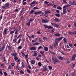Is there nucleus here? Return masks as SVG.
<instances>
[{"mask_svg": "<svg viewBox=\"0 0 76 76\" xmlns=\"http://www.w3.org/2000/svg\"><path fill=\"white\" fill-rule=\"evenodd\" d=\"M69 45L70 47H72V44L71 43H69Z\"/></svg>", "mask_w": 76, "mask_h": 76, "instance_id": "57", "label": "nucleus"}, {"mask_svg": "<svg viewBox=\"0 0 76 76\" xmlns=\"http://www.w3.org/2000/svg\"><path fill=\"white\" fill-rule=\"evenodd\" d=\"M40 9V8H38L37 7H34L33 8V10H36V9Z\"/></svg>", "mask_w": 76, "mask_h": 76, "instance_id": "34", "label": "nucleus"}, {"mask_svg": "<svg viewBox=\"0 0 76 76\" xmlns=\"http://www.w3.org/2000/svg\"><path fill=\"white\" fill-rule=\"evenodd\" d=\"M4 63L1 64V66H2V67H4Z\"/></svg>", "mask_w": 76, "mask_h": 76, "instance_id": "56", "label": "nucleus"}, {"mask_svg": "<svg viewBox=\"0 0 76 76\" xmlns=\"http://www.w3.org/2000/svg\"><path fill=\"white\" fill-rule=\"evenodd\" d=\"M8 31V29L7 28H5L4 30L3 35H5L7 34V32Z\"/></svg>", "mask_w": 76, "mask_h": 76, "instance_id": "9", "label": "nucleus"}, {"mask_svg": "<svg viewBox=\"0 0 76 76\" xmlns=\"http://www.w3.org/2000/svg\"><path fill=\"white\" fill-rule=\"evenodd\" d=\"M55 44L56 45H58V42L56 39L55 40Z\"/></svg>", "mask_w": 76, "mask_h": 76, "instance_id": "24", "label": "nucleus"}, {"mask_svg": "<svg viewBox=\"0 0 76 76\" xmlns=\"http://www.w3.org/2000/svg\"><path fill=\"white\" fill-rule=\"evenodd\" d=\"M57 9H58V10H61L62 9V8L61 7H57Z\"/></svg>", "mask_w": 76, "mask_h": 76, "instance_id": "27", "label": "nucleus"}, {"mask_svg": "<svg viewBox=\"0 0 76 76\" xmlns=\"http://www.w3.org/2000/svg\"><path fill=\"white\" fill-rule=\"evenodd\" d=\"M8 49L9 50H10L11 49V47L10 46H8Z\"/></svg>", "mask_w": 76, "mask_h": 76, "instance_id": "49", "label": "nucleus"}, {"mask_svg": "<svg viewBox=\"0 0 76 76\" xmlns=\"http://www.w3.org/2000/svg\"><path fill=\"white\" fill-rule=\"evenodd\" d=\"M53 26L56 28H57L58 27V25L57 24L55 23Z\"/></svg>", "mask_w": 76, "mask_h": 76, "instance_id": "38", "label": "nucleus"}, {"mask_svg": "<svg viewBox=\"0 0 76 76\" xmlns=\"http://www.w3.org/2000/svg\"><path fill=\"white\" fill-rule=\"evenodd\" d=\"M21 65H22L21 66V67L22 68H24L25 67V66L23 64V62H22L21 63Z\"/></svg>", "mask_w": 76, "mask_h": 76, "instance_id": "39", "label": "nucleus"}, {"mask_svg": "<svg viewBox=\"0 0 76 76\" xmlns=\"http://www.w3.org/2000/svg\"><path fill=\"white\" fill-rule=\"evenodd\" d=\"M11 73L12 74H14V71L13 70H12L11 71Z\"/></svg>", "mask_w": 76, "mask_h": 76, "instance_id": "62", "label": "nucleus"}, {"mask_svg": "<svg viewBox=\"0 0 76 76\" xmlns=\"http://www.w3.org/2000/svg\"><path fill=\"white\" fill-rule=\"evenodd\" d=\"M63 38V37H61L60 38H56V40L57 41H60L62 40Z\"/></svg>", "mask_w": 76, "mask_h": 76, "instance_id": "8", "label": "nucleus"}, {"mask_svg": "<svg viewBox=\"0 0 76 76\" xmlns=\"http://www.w3.org/2000/svg\"><path fill=\"white\" fill-rule=\"evenodd\" d=\"M39 42H42V41L41 38H39Z\"/></svg>", "mask_w": 76, "mask_h": 76, "instance_id": "42", "label": "nucleus"}, {"mask_svg": "<svg viewBox=\"0 0 76 76\" xmlns=\"http://www.w3.org/2000/svg\"><path fill=\"white\" fill-rule=\"evenodd\" d=\"M6 7H8L10 6V3L9 2H7L4 5Z\"/></svg>", "mask_w": 76, "mask_h": 76, "instance_id": "16", "label": "nucleus"}, {"mask_svg": "<svg viewBox=\"0 0 76 76\" xmlns=\"http://www.w3.org/2000/svg\"><path fill=\"white\" fill-rule=\"evenodd\" d=\"M39 44H40V43H39L38 42H36L35 43H33V44H32V45H34L35 46H37L38 45H39Z\"/></svg>", "mask_w": 76, "mask_h": 76, "instance_id": "21", "label": "nucleus"}, {"mask_svg": "<svg viewBox=\"0 0 76 76\" xmlns=\"http://www.w3.org/2000/svg\"><path fill=\"white\" fill-rule=\"evenodd\" d=\"M11 68H12L11 66L10 65H9V67L8 68V69H11Z\"/></svg>", "mask_w": 76, "mask_h": 76, "instance_id": "53", "label": "nucleus"}, {"mask_svg": "<svg viewBox=\"0 0 76 76\" xmlns=\"http://www.w3.org/2000/svg\"><path fill=\"white\" fill-rule=\"evenodd\" d=\"M66 12V8H64L63 9V14L64 15L65 14Z\"/></svg>", "mask_w": 76, "mask_h": 76, "instance_id": "18", "label": "nucleus"}, {"mask_svg": "<svg viewBox=\"0 0 76 76\" xmlns=\"http://www.w3.org/2000/svg\"><path fill=\"white\" fill-rule=\"evenodd\" d=\"M55 31V30L54 29H52L51 30V33H53Z\"/></svg>", "mask_w": 76, "mask_h": 76, "instance_id": "64", "label": "nucleus"}, {"mask_svg": "<svg viewBox=\"0 0 76 76\" xmlns=\"http://www.w3.org/2000/svg\"><path fill=\"white\" fill-rule=\"evenodd\" d=\"M76 57V54H74L73 55L72 57V60H74L75 59Z\"/></svg>", "mask_w": 76, "mask_h": 76, "instance_id": "17", "label": "nucleus"}, {"mask_svg": "<svg viewBox=\"0 0 76 76\" xmlns=\"http://www.w3.org/2000/svg\"><path fill=\"white\" fill-rule=\"evenodd\" d=\"M52 60L54 64L57 63H59V60L56 57H54L53 56H52Z\"/></svg>", "mask_w": 76, "mask_h": 76, "instance_id": "1", "label": "nucleus"}, {"mask_svg": "<svg viewBox=\"0 0 76 76\" xmlns=\"http://www.w3.org/2000/svg\"><path fill=\"white\" fill-rule=\"evenodd\" d=\"M18 57H14V59L15 61H17L18 59Z\"/></svg>", "mask_w": 76, "mask_h": 76, "instance_id": "44", "label": "nucleus"}, {"mask_svg": "<svg viewBox=\"0 0 76 76\" xmlns=\"http://www.w3.org/2000/svg\"><path fill=\"white\" fill-rule=\"evenodd\" d=\"M38 65L39 66H42V64L41 62H39L38 63Z\"/></svg>", "mask_w": 76, "mask_h": 76, "instance_id": "40", "label": "nucleus"}, {"mask_svg": "<svg viewBox=\"0 0 76 76\" xmlns=\"http://www.w3.org/2000/svg\"><path fill=\"white\" fill-rule=\"evenodd\" d=\"M44 4H48L49 3V2H47V1H44Z\"/></svg>", "mask_w": 76, "mask_h": 76, "instance_id": "46", "label": "nucleus"}, {"mask_svg": "<svg viewBox=\"0 0 76 76\" xmlns=\"http://www.w3.org/2000/svg\"><path fill=\"white\" fill-rule=\"evenodd\" d=\"M70 6H71L70 5H66L63 7V8L65 9V8H66V7H70Z\"/></svg>", "mask_w": 76, "mask_h": 76, "instance_id": "20", "label": "nucleus"}, {"mask_svg": "<svg viewBox=\"0 0 76 76\" xmlns=\"http://www.w3.org/2000/svg\"><path fill=\"white\" fill-rule=\"evenodd\" d=\"M30 21H28V23L26 24V25H27L29 26H30Z\"/></svg>", "mask_w": 76, "mask_h": 76, "instance_id": "41", "label": "nucleus"}, {"mask_svg": "<svg viewBox=\"0 0 76 76\" xmlns=\"http://www.w3.org/2000/svg\"><path fill=\"white\" fill-rule=\"evenodd\" d=\"M63 40H64V43L66 44L67 43V39L66 38H64Z\"/></svg>", "mask_w": 76, "mask_h": 76, "instance_id": "23", "label": "nucleus"}, {"mask_svg": "<svg viewBox=\"0 0 76 76\" xmlns=\"http://www.w3.org/2000/svg\"><path fill=\"white\" fill-rule=\"evenodd\" d=\"M49 21L46 19H43L42 20V23H48L49 22Z\"/></svg>", "mask_w": 76, "mask_h": 76, "instance_id": "5", "label": "nucleus"}, {"mask_svg": "<svg viewBox=\"0 0 76 76\" xmlns=\"http://www.w3.org/2000/svg\"><path fill=\"white\" fill-rule=\"evenodd\" d=\"M4 75L5 76H7V74L5 72H3Z\"/></svg>", "mask_w": 76, "mask_h": 76, "instance_id": "36", "label": "nucleus"}, {"mask_svg": "<svg viewBox=\"0 0 76 76\" xmlns=\"http://www.w3.org/2000/svg\"><path fill=\"white\" fill-rule=\"evenodd\" d=\"M51 13V12L50 10H48V11H45V15H47L48 14V13Z\"/></svg>", "mask_w": 76, "mask_h": 76, "instance_id": "14", "label": "nucleus"}, {"mask_svg": "<svg viewBox=\"0 0 76 76\" xmlns=\"http://www.w3.org/2000/svg\"><path fill=\"white\" fill-rule=\"evenodd\" d=\"M31 64L34 65L35 64V61L34 60H31L30 61Z\"/></svg>", "mask_w": 76, "mask_h": 76, "instance_id": "15", "label": "nucleus"}, {"mask_svg": "<svg viewBox=\"0 0 76 76\" xmlns=\"http://www.w3.org/2000/svg\"><path fill=\"white\" fill-rule=\"evenodd\" d=\"M42 11H39L38 12H34V15H37L38 14H40L42 13Z\"/></svg>", "mask_w": 76, "mask_h": 76, "instance_id": "7", "label": "nucleus"}, {"mask_svg": "<svg viewBox=\"0 0 76 76\" xmlns=\"http://www.w3.org/2000/svg\"><path fill=\"white\" fill-rule=\"evenodd\" d=\"M15 65V64L14 63H12L11 64V66H12L13 67Z\"/></svg>", "mask_w": 76, "mask_h": 76, "instance_id": "37", "label": "nucleus"}, {"mask_svg": "<svg viewBox=\"0 0 76 76\" xmlns=\"http://www.w3.org/2000/svg\"><path fill=\"white\" fill-rule=\"evenodd\" d=\"M69 33L71 34V35H73L74 34V33L73 32H72V31H69Z\"/></svg>", "mask_w": 76, "mask_h": 76, "instance_id": "52", "label": "nucleus"}, {"mask_svg": "<svg viewBox=\"0 0 76 76\" xmlns=\"http://www.w3.org/2000/svg\"><path fill=\"white\" fill-rule=\"evenodd\" d=\"M49 68L50 70H52V68H53V67L52 66H49Z\"/></svg>", "mask_w": 76, "mask_h": 76, "instance_id": "45", "label": "nucleus"}, {"mask_svg": "<svg viewBox=\"0 0 76 76\" xmlns=\"http://www.w3.org/2000/svg\"><path fill=\"white\" fill-rule=\"evenodd\" d=\"M42 70L44 72H46L48 71V67L46 66H42Z\"/></svg>", "mask_w": 76, "mask_h": 76, "instance_id": "3", "label": "nucleus"}, {"mask_svg": "<svg viewBox=\"0 0 76 76\" xmlns=\"http://www.w3.org/2000/svg\"><path fill=\"white\" fill-rule=\"evenodd\" d=\"M22 48V46H19L18 47V49H21Z\"/></svg>", "mask_w": 76, "mask_h": 76, "instance_id": "47", "label": "nucleus"}, {"mask_svg": "<svg viewBox=\"0 0 76 76\" xmlns=\"http://www.w3.org/2000/svg\"><path fill=\"white\" fill-rule=\"evenodd\" d=\"M28 21H33V19L30 18V19L28 20Z\"/></svg>", "mask_w": 76, "mask_h": 76, "instance_id": "54", "label": "nucleus"}, {"mask_svg": "<svg viewBox=\"0 0 76 76\" xmlns=\"http://www.w3.org/2000/svg\"><path fill=\"white\" fill-rule=\"evenodd\" d=\"M50 53L51 54H53V55H54V56H55V55H56L55 53L54 52H52V51H50Z\"/></svg>", "mask_w": 76, "mask_h": 76, "instance_id": "35", "label": "nucleus"}, {"mask_svg": "<svg viewBox=\"0 0 76 76\" xmlns=\"http://www.w3.org/2000/svg\"><path fill=\"white\" fill-rule=\"evenodd\" d=\"M75 72H73L72 73V76H75Z\"/></svg>", "mask_w": 76, "mask_h": 76, "instance_id": "48", "label": "nucleus"}, {"mask_svg": "<svg viewBox=\"0 0 76 76\" xmlns=\"http://www.w3.org/2000/svg\"><path fill=\"white\" fill-rule=\"evenodd\" d=\"M19 72L20 74H24V72L22 70H21L19 71Z\"/></svg>", "mask_w": 76, "mask_h": 76, "instance_id": "32", "label": "nucleus"}, {"mask_svg": "<svg viewBox=\"0 0 76 76\" xmlns=\"http://www.w3.org/2000/svg\"><path fill=\"white\" fill-rule=\"evenodd\" d=\"M54 35L55 36H59L61 35V34L59 33L55 34Z\"/></svg>", "mask_w": 76, "mask_h": 76, "instance_id": "25", "label": "nucleus"}, {"mask_svg": "<svg viewBox=\"0 0 76 76\" xmlns=\"http://www.w3.org/2000/svg\"><path fill=\"white\" fill-rule=\"evenodd\" d=\"M36 4V1H34L31 2L30 4V5L31 6V7H34V6L33 5V4Z\"/></svg>", "mask_w": 76, "mask_h": 76, "instance_id": "6", "label": "nucleus"}, {"mask_svg": "<svg viewBox=\"0 0 76 76\" xmlns=\"http://www.w3.org/2000/svg\"><path fill=\"white\" fill-rule=\"evenodd\" d=\"M40 53L42 55H44V51H40Z\"/></svg>", "mask_w": 76, "mask_h": 76, "instance_id": "29", "label": "nucleus"}, {"mask_svg": "<svg viewBox=\"0 0 76 76\" xmlns=\"http://www.w3.org/2000/svg\"><path fill=\"white\" fill-rule=\"evenodd\" d=\"M54 21L56 22H59L61 21L60 19H58L57 18H55Z\"/></svg>", "mask_w": 76, "mask_h": 76, "instance_id": "13", "label": "nucleus"}, {"mask_svg": "<svg viewBox=\"0 0 76 76\" xmlns=\"http://www.w3.org/2000/svg\"><path fill=\"white\" fill-rule=\"evenodd\" d=\"M44 50L46 52H48V48L47 47H44Z\"/></svg>", "mask_w": 76, "mask_h": 76, "instance_id": "19", "label": "nucleus"}, {"mask_svg": "<svg viewBox=\"0 0 76 76\" xmlns=\"http://www.w3.org/2000/svg\"><path fill=\"white\" fill-rule=\"evenodd\" d=\"M18 31V30H16V31H15V34H17V32Z\"/></svg>", "mask_w": 76, "mask_h": 76, "instance_id": "59", "label": "nucleus"}, {"mask_svg": "<svg viewBox=\"0 0 76 76\" xmlns=\"http://www.w3.org/2000/svg\"><path fill=\"white\" fill-rule=\"evenodd\" d=\"M57 6L56 5H54L53 6V7L54 8V9H56L57 7Z\"/></svg>", "mask_w": 76, "mask_h": 76, "instance_id": "61", "label": "nucleus"}, {"mask_svg": "<svg viewBox=\"0 0 76 76\" xmlns=\"http://www.w3.org/2000/svg\"><path fill=\"white\" fill-rule=\"evenodd\" d=\"M26 71L27 72H28L29 73H31V70L29 69H27Z\"/></svg>", "mask_w": 76, "mask_h": 76, "instance_id": "28", "label": "nucleus"}, {"mask_svg": "<svg viewBox=\"0 0 76 76\" xmlns=\"http://www.w3.org/2000/svg\"><path fill=\"white\" fill-rule=\"evenodd\" d=\"M44 26L45 28H48V29H50V28L52 29L53 28V27L51 26H49L47 25H44Z\"/></svg>", "mask_w": 76, "mask_h": 76, "instance_id": "4", "label": "nucleus"}, {"mask_svg": "<svg viewBox=\"0 0 76 76\" xmlns=\"http://www.w3.org/2000/svg\"><path fill=\"white\" fill-rule=\"evenodd\" d=\"M22 56L23 57H24L25 56V54H24V53H22Z\"/></svg>", "mask_w": 76, "mask_h": 76, "instance_id": "63", "label": "nucleus"}, {"mask_svg": "<svg viewBox=\"0 0 76 76\" xmlns=\"http://www.w3.org/2000/svg\"><path fill=\"white\" fill-rule=\"evenodd\" d=\"M5 7H5V6H2L1 7V9H4V8Z\"/></svg>", "mask_w": 76, "mask_h": 76, "instance_id": "60", "label": "nucleus"}, {"mask_svg": "<svg viewBox=\"0 0 76 76\" xmlns=\"http://www.w3.org/2000/svg\"><path fill=\"white\" fill-rule=\"evenodd\" d=\"M66 63H67V64H69L70 63V61H69V60H67V61H66Z\"/></svg>", "mask_w": 76, "mask_h": 76, "instance_id": "55", "label": "nucleus"}, {"mask_svg": "<svg viewBox=\"0 0 76 76\" xmlns=\"http://www.w3.org/2000/svg\"><path fill=\"white\" fill-rule=\"evenodd\" d=\"M0 74L1 75H3V72H2L1 69H0Z\"/></svg>", "mask_w": 76, "mask_h": 76, "instance_id": "51", "label": "nucleus"}, {"mask_svg": "<svg viewBox=\"0 0 76 76\" xmlns=\"http://www.w3.org/2000/svg\"><path fill=\"white\" fill-rule=\"evenodd\" d=\"M21 40V39H19L18 40V44H19L20 43Z\"/></svg>", "mask_w": 76, "mask_h": 76, "instance_id": "50", "label": "nucleus"}, {"mask_svg": "<svg viewBox=\"0 0 76 76\" xmlns=\"http://www.w3.org/2000/svg\"><path fill=\"white\" fill-rule=\"evenodd\" d=\"M14 32V31H11L10 32V34L11 35L13 34Z\"/></svg>", "mask_w": 76, "mask_h": 76, "instance_id": "43", "label": "nucleus"}, {"mask_svg": "<svg viewBox=\"0 0 76 76\" xmlns=\"http://www.w3.org/2000/svg\"><path fill=\"white\" fill-rule=\"evenodd\" d=\"M69 4H71V5H76V3H75V2L74 1L73 2H72L71 1H69Z\"/></svg>", "mask_w": 76, "mask_h": 76, "instance_id": "11", "label": "nucleus"}, {"mask_svg": "<svg viewBox=\"0 0 76 76\" xmlns=\"http://www.w3.org/2000/svg\"><path fill=\"white\" fill-rule=\"evenodd\" d=\"M6 45L4 43H3L2 44V46L1 47V49L0 50V52L3 50L5 48Z\"/></svg>", "mask_w": 76, "mask_h": 76, "instance_id": "2", "label": "nucleus"}, {"mask_svg": "<svg viewBox=\"0 0 76 76\" xmlns=\"http://www.w3.org/2000/svg\"><path fill=\"white\" fill-rule=\"evenodd\" d=\"M42 48V46H39L38 48V49L39 50Z\"/></svg>", "mask_w": 76, "mask_h": 76, "instance_id": "58", "label": "nucleus"}, {"mask_svg": "<svg viewBox=\"0 0 76 76\" xmlns=\"http://www.w3.org/2000/svg\"><path fill=\"white\" fill-rule=\"evenodd\" d=\"M11 55L13 56L14 57H17L18 56V54L16 53H14L12 54L11 53Z\"/></svg>", "mask_w": 76, "mask_h": 76, "instance_id": "10", "label": "nucleus"}, {"mask_svg": "<svg viewBox=\"0 0 76 76\" xmlns=\"http://www.w3.org/2000/svg\"><path fill=\"white\" fill-rule=\"evenodd\" d=\"M29 49L31 50H36V48L35 47L29 48Z\"/></svg>", "mask_w": 76, "mask_h": 76, "instance_id": "12", "label": "nucleus"}, {"mask_svg": "<svg viewBox=\"0 0 76 76\" xmlns=\"http://www.w3.org/2000/svg\"><path fill=\"white\" fill-rule=\"evenodd\" d=\"M55 15L57 17H59L60 16V14H56Z\"/></svg>", "mask_w": 76, "mask_h": 76, "instance_id": "33", "label": "nucleus"}, {"mask_svg": "<svg viewBox=\"0 0 76 76\" xmlns=\"http://www.w3.org/2000/svg\"><path fill=\"white\" fill-rule=\"evenodd\" d=\"M58 58L60 60H63L64 59L63 57L61 56H58Z\"/></svg>", "mask_w": 76, "mask_h": 76, "instance_id": "22", "label": "nucleus"}, {"mask_svg": "<svg viewBox=\"0 0 76 76\" xmlns=\"http://www.w3.org/2000/svg\"><path fill=\"white\" fill-rule=\"evenodd\" d=\"M35 12V11L34 10H32L30 12V14H32L33 13H34V12Z\"/></svg>", "mask_w": 76, "mask_h": 76, "instance_id": "30", "label": "nucleus"}, {"mask_svg": "<svg viewBox=\"0 0 76 76\" xmlns=\"http://www.w3.org/2000/svg\"><path fill=\"white\" fill-rule=\"evenodd\" d=\"M28 55L27 54L26 55H25L24 56L25 57V58H26V59H27L28 58Z\"/></svg>", "mask_w": 76, "mask_h": 76, "instance_id": "31", "label": "nucleus"}, {"mask_svg": "<svg viewBox=\"0 0 76 76\" xmlns=\"http://www.w3.org/2000/svg\"><path fill=\"white\" fill-rule=\"evenodd\" d=\"M34 56L35 57H36L37 56V51H34Z\"/></svg>", "mask_w": 76, "mask_h": 76, "instance_id": "26", "label": "nucleus"}]
</instances>
